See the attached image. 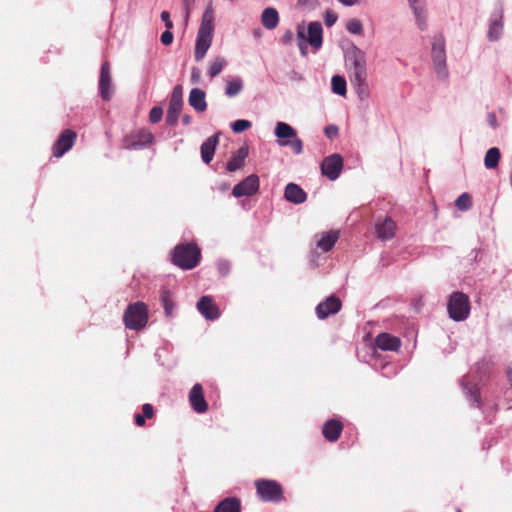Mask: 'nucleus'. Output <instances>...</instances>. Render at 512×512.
Returning <instances> with one entry per match:
<instances>
[{"label":"nucleus","instance_id":"obj_1","mask_svg":"<svg viewBox=\"0 0 512 512\" xmlns=\"http://www.w3.org/2000/svg\"><path fill=\"white\" fill-rule=\"evenodd\" d=\"M345 64L351 85L360 101L369 98L367 58L363 50L355 44H351L345 52Z\"/></svg>","mask_w":512,"mask_h":512},{"label":"nucleus","instance_id":"obj_2","mask_svg":"<svg viewBox=\"0 0 512 512\" xmlns=\"http://www.w3.org/2000/svg\"><path fill=\"white\" fill-rule=\"evenodd\" d=\"M214 11L211 5H209L201 19V23L197 32L194 57L196 61L202 60L208 49L212 44L213 31H214Z\"/></svg>","mask_w":512,"mask_h":512},{"label":"nucleus","instance_id":"obj_3","mask_svg":"<svg viewBox=\"0 0 512 512\" xmlns=\"http://www.w3.org/2000/svg\"><path fill=\"white\" fill-rule=\"evenodd\" d=\"M171 262L182 270H192L201 260V250L195 242L180 243L170 254Z\"/></svg>","mask_w":512,"mask_h":512},{"label":"nucleus","instance_id":"obj_4","mask_svg":"<svg viewBox=\"0 0 512 512\" xmlns=\"http://www.w3.org/2000/svg\"><path fill=\"white\" fill-rule=\"evenodd\" d=\"M274 135L280 147H290L295 155H299L303 152V141L297 136L296 130L288 123L277 122Z\"/></svg>","mask_w":512,"mask_h":512},{"label":"nucleus","instance_id":"obj_5","mask_svg":"<svg viewBox=\"0 0 512 512\" xmlns=\"http://www.w3.org/2000/svg\"><path fill=\"white\" fill-rule=\"evenodd\" d=\"M124 325L130 330H140L148 322L147 305L142 301L129 304L123 314Z\"/></svg>","mask_w":512,"mask_h":512},{"label":"nucleus","instance_id":"obj_6","mask_svg":"<svg viewBox=\"0 0 512 512\" xmlns=\"http://www.w3.org/2000/svg\"><path fill=\"white\" fill-rule=\"evenodd\" d=\"M470 299L469 296L463 292H453L447 302V312L449 317L455 322L466 320L470 314Z\"/></svg>","mask_w":512,"mask_h":512},{"label":"nucleus","instance_id":"obj_7","mask_svg":"<svg viewBox=\"0 0 512 512\" xmlns=\"http://www.w3.org/2000/svg\"><path fill=\"white\" fill-rule=\"evenodd\" d=\"M431 57L438 79L447 80L449 71L447 69L445 40L442 35L433 37Z\"/></svg>","mask_w":512,"mask_h":512},{"label":"nucleus","instance_id":"obj_8","mask_svg":"<svg viewBox=\"0 0 512 512\" xmlns=\"http://www.w3.org/2000/svg\"><path fill=\"white\" fill-rule=\"evenodd\" d=\"M256 493L264 502H279L283 499V488L275 480L259 479L255 482Z\"/></svg>","mask_w":512,"mask_h":512},{"label":"nucleus","instance_id":"obj_9","mask_svg":"<svg viewBox=\"0 0 512 512\" xmlns=\"http://www.w3.org/2000/svg\"><path fill=\"white\" fill-rule=\"evenodd\" d=\"M182 107L183 89L181 85H176L172 90L166 114V123L169 126L173 127L177 124Z\"/></svg>","mask_w":512,"mask_h":512},{"label":"nucleus","instance_id":"obj_10","mask_svg":"<svg viewBox=\"0 0 512 512\" xmlns=\"http://www.w3.org/2000/svg\"><path fill=\"white\" fill-rule=\"evenodd\" d=\"M321 174L330 181L339 178L343 169V158L340 154L334 153L325 157L320 165Z\"/></svg>","mask_w":512,"mask_h":512},{"label":"nucleus","instance_id":"obj_11","mask_svg":"<svg viewBox=\"0 0 512 512\" xmlns=\"http://www.w3.org/2000/svg\"><path fill=\"white\" fill-rule=\"evenodd\" d=\"M504 8L501 3L497 5L491 13L488 22L487 38L489 41H497L503 34L504 27Z\"/></svg>","mask_w":512,"mask_h":512},{"label":"nucleus","instance_id":"obj_12","mask_svg":"<svg viewBox=\"0 0 512 512\" xmlns=\"http://www.w3.org/2000/svg\"><path fill=\"white\" fill-rule=\"evenodd\" d=\"M152 133L141 130L134 134L128 135L123 139V148L127 150H140L148 147L154 142Z\"/></svg>","mask_w":512,"mask_h":512},{"label":"nucleus","instance_id":"obj_13","mask_svg":"<svg viewBox=\"0 0 512 512\" xmlns=\"http://www.w3.org/2000/svg\"><path fill=\"white\" fill-rule=\"evenodd\" d=\"M99 94L104 101L111 100L114 94V86L110 75V64L104 61L101 64L99 76Z\"/></svg>","mask_w":512,"mask_h":512},{"label":"nucleus","instance_id":"obj_14","mask_svg":"<svg viewBox=\"0 0 512 512\" xmlns=\"http://www.w3.org/2000/svg\"><path fill=\"white\" fill-rule=\"evenodd\" d=\"M76 137L77 135L73 130H64L53 144V156L59 158L67 153L73 147Z\"/></svg>","mask_w":512,"mask_h":512},{"label":"nucleus","instance_id":"obj_15","mask_svg":"<svg viewBox=\"0 0 512 512\" xmlns=\"http://www.w3.org/2000/svg\"><path fill=\"white\" fill-rule=\"evenodd\" d=\"M259 177L256 174H250L232 189V195L236 198L251 196L259 189Z\"/></svg>","mask_w":512,"mask_h":512},{"label":"nucleus","instance_id":"obj_16","mask_svg":"<svg viewBox=\"0 0 512 512\" xmlns=\"http://www.w3.org/2000/svg\"><path fill=\"white\" fill-rule=\"evenodd\" d=\"M341 301L338 297L331 295L316 306V315L323 320L330 315L336 314L341 309Z\"/></svg>","mask_w":512,"mask_h":512},{"label":"nucleus","instance_id":"obj_17","mask_svg":"<svg viewBox=\"0 0 512 512\" xmlns=\"http://www.w3.org/2000/svg\"><path fill=\"white\" fill-rule=\"evenodd\" d=\"M197 310L206 320L214 321L220 317L219 308L211 296H202L197 302Z\"/></svg>","mask_w":512,"mask_h":512},{"label":"nucleus","instance_id":"obj_18","mask_svg":"<svg viewBox=\"0 0 512 512\" xmlns=\"http://www.w3.org/2000/svg\"><path fill=\"white\" fill-rule=\"evenodd\" d=\"M189 401L193 410L199 414L208 410V404L204 397L203 387L201 384H195L189 392Z\"/></svg>","mask_w":512,"mask_h":512},{"label":"nucleus","instance_id":"obj_19","mask_svg":"<svg viewBox=\"0 0 512 512\" xmlns=\"http://www.w3.org/2000/svg\"><path fill=\"white\" fill-rule=\"evenodd\" d=\"M461 386L466 400L469 402V405L472 407H477L482 409V402L480 399L479 389L476 384H471L468 381V377L464 376L461 379Z\"/></svg>","mask_w":512,"mask_h":512},{"label":"nucleus","instance_id":"obj_20","mask_svg":"<svg viewBox=\"0 0 512 512\" xmlns=\"http://www.w3.org/2000/svg\"><path fill=\"white\" fill-rule=\"evenodd\" d=\"M308 37L306 41L313 47L315 51H318L322 47L323 43V28L320 22L314 21L308 25Z\"/></svg>","mask_w":512,"mask_h":512},{"label":"nucleus","instance_id":"obj_21","mask_svg":"<svg viewBox=\"0 0 512 512\" xmlns=\"http://www.w3.org/2000/svg\"><path fill=\"white\" fill-rule=\"evenodd\" d=\"M395 230L396 223L389 217H386L375 224L377 237L384 241L392 239L394 237Z\"/></svg>","mask_w":512,"mask_h":512},{"label":"nucleus","instance_id":"obj_22","mask_svg":"<svg viewBox=\"0 0 512 512\" xmlns=\"http://www.w3.org/2000/svg\"><path fill=\"white\" fill-rule=\"evenodd\" d=\"M343 430V424L337 419L326 421L322 428L324 438L329 442H336Z\"/></svg>","mask_w":512,"mask_h":512},{"label":"nucleus","instance_id":"obj_23","mask_svg":"<svg viewBox=\"0 0 512 512\" xmlns=\"http://www.w3.org/2000/svg\"><path fill=\"white\" fill-rule=\"evenodd\" d=\"M219 135H220V133H216V134L208 137L201 144V147H200L201 158L205 164H209L214 157L215 149L219 142Z\"/></svg>","mask_w":512,"mask_h":512},{"label":"nucleus","instance_id":"obj_24","mask_svg":"<svg viewBox=\"0 0 512 512\" xmlns=\"http://www.w3.org/2000/svg\"><path fill=\"white\" fill-rule=\"evenodd\" d=\"M284 198L293 204H302L307 199V193L295 183H288L284 190Z\"/></svg>","mask_w":512,"mask_h":512},{"label":"nucleus","instance_id":"obj_25","mask_svg":"<svg viewBox=\"0 0 512 512\" xmlns=\"http://www.w3.org/2000/svg\"><path fill=\"white\" fill-rule=\"evenodd\" d=\"M375 344L383 351H397L401 346V341L389 333H380L375 339Z\"/></svg>","mask_w":512,"mask_h":512},{"label":"nucleus","instance_id":"obj_26","mask_svg":"<svg viewBox=\"0 0 512 512\" xmlns=\"http://www.w3.org/2000/svg\"><path fill=\"white\" fill-rule=\"evenodd\" d=\"M188 102L196 112H204L207 109L206 94L200 88H193L190 91Z\"/></svg>","mask_w":512,"mask_h":512},{"label":"nucleus","instance_id":"obj_27","mask_svg":"<svg viewBox=\"0 0 512 512\" xmlns=\"http://www.w3.org/2000/svg\"><path fill=\"white\" fill-rule=\"evenodd\" d=\"M261 23L268 30L275 29L279 24L278 11L273 7L265 8L261 14Z\"/></svg>","mask_w":512,"mask_h":512},{"label":"nucleus","instance_id":"obj_28","mask_svg":"<svg viewBox=\"0 0 512 512\" xmlns=\"http://www.w3.org/2000/svg\"><path fill=\"white\" fill-rule=\"evenodd\" d=\"M247 155H248L247 147L239 148L237 150L236 154H234L227 162L226 169L229 172H234V171L240 169L243 166Z\"/></svg>","mask_w":512,"mask_h":512},{"label":"nucleus","instance_id":"obj_29","mask_svg":"<svg viewBox=\"0 0 512 512\" xmlns=\"http://www.w3.org/2000/svg\"><path fill=\"white\" fill-rule=\"evenodd\" d=\"M214 512H241V501L236 497H227L219 502Z\"/></svg>","mask_w":512,"mask_h":512},{"label":"nucleus","instance_id":"obj_30","mask_svg":"<svg viewBox=\"0 0 512 512\" xmlns=\"http://www.w3.org/2000/svg\"><path fill=\"white\" fill-rule=\"evenodd\" d=\"M418 28L424 31L427 28L426 3L411 7Z\"/></svg>","mask_w":512,"mask_h":512},{"label":"nucleus","instance_id":"obj_31","mask_svg":"<svg viewBox=\"0 0 512 512\" xmlns=\"http://www.w3.org/2000/svg\"><path fill=\"white\" fill-rule=\"evenodd\" d=\"M160 302L163 306L164 313H165L166 317H172L173 310L175 308V303H174L173 295L168 289L161 290Z\"/></svg>","mask_w":512,"mask_h":512},{"label":"nucleus","instance_id":"obj_32","mask_svg":"<svg viewBox=\"0 0 512 512\" xmlns=\"http://www.w3.org/2000/svg\"><path fill=\"white\" fill-rule=\"evenodd\" d=\"M338 239V233L336 231H330L324 234L317 242V246L324 252L330 251Z\"/></svg>","mask_w":512,"mask_h":512},{"label":"nucleus","instance_id":"obj_33","mask_svg":"<svg viewBox=\"0 0 512 512\" xmlns=\"http://www.w3.org/2000/svg\"><path fill=\"white\" fill-rule=\"evenodd\" d=\"M243 89V80L237 76L227 81L225 86V95L229 98L237 96Z\"/></svg>","mask_w":512,"mask_h":512},{"label":"nucleus","instance_id":"obj_34","mask_svg":"<svg viewBox=\"0 0 512 512\" xmlns=\"http://www.w3.org/2000/svg\"><path fill=\"white\" fill-rule=\"evenodd\" d=\"M501 157L500 150L497 147L488 149L484 158V165L487 169H494L498 166Z\"/></svg>","mask_w":512,"mask_h":512},{"label":"nucleus","instance_id":"obj_35","mask_svg":"<svg viewBox=\"0 0 512 512\" xmlns=\"http://www.w3.org/2000/svg\"><path fill=\"white\" fill-rule=\"evenodd\" d=\"M332 92L339 96H345L347 92V83L343 76L334 75L331 79Z\"/></svg>","mask_w":512,"mask_h":512},{"label":"nucleus","instance_id":"obj_36","mask_svg":"<svg viewBox=\"0 0 512 512\" xmlns=\"http://www.w3.org/2000/svg\"><path fill=\"white\" fill-rule=\"evenodd\" d=\"M227 62L224 58L222 57H217L215 58L210 66H209V69H208V74L211 78H214L216 77L217 75H219L223 68L226 66Z\"/></svg>","mask_w":512,"mask_h":512},{"label":"nucleus","instance_id":"obj_37","mask_svg":"<svg viewBox=\"0 0 512 512\" xmlns=\"http://www.w3.org/2000/svg\"><path fill=\"white\" fill-rule=\"evenodd\" d=\"M455 206L461 210L466 211L472 206V198L468 193H463L455 201Z\"/></svg>","mask_w":512,"mask_h":512},{"label":"nucleus","instance_id":"obj_38","mask_svg":"<svg viewBox=\"0 0 512 512\" xmlns=\"http://www.w3.org/2000/svg\"><path fill=\"white\" fill-rule=\"evenodd\" d=\"M297 42H298V47H299L301 55L306 56L307 49H308V45H307L308 42L306 41L304 29L301 26H299L298 30H297Z\"/></svg>","mask_w":512,"mask_h":512},{"label":"nucleus","instance_id":"obj_39","mask_svg":"<svg viewBox=\"0 0 512 512\" xmlns=\"http://www.w3.org/2000/svg\"><path fill=\"white\" fill-rule=\"evenodd\" d=\"M346 29L353 35H360L363 31V25L360 20L353 18L348 20Z\"/></svg>","mask_w":512,"mask_h":512},{"label":"nucleus","instance_id":"obj_40","mask_svg":"<svg viewBox=\"0 0 512 512\" xmlns=\"http://www.w3.org/2000/svg\"><path fill=\"white\" fill-rule=\"evenodd\" d=\"M251 126H252V123L249 120L238 119L231 124V129L235 133H241V132L249 129Z\"/></svg>","mask_w":512,"mask_h":512},{"label":"nucleus","instance_id":"obj_41","mask_svg":"<svg viewBox=\"0 0 512 512\" xmlns=\"http://www.w3.org/2000/svg\"><path fill=\"white\" fill-rule=\"evenodd\" d=\"M216 267L219 275L225 277L230 273L231 263L226 259H220L217 261Z\"/></svg>","mask_w":512,"mask_h":512},{"label":"nucleus","instance_id":"obj_42","mask_svg":"<svg viewBox=\"0 0 512 512\" xmlns=\"http://www.w3.org/2000/svg\"><path fill=\"white\" fill-rule=\"evenodd\" d=\"M163 116V109L160 106H154L149 113V121L153 124L158 123Z\"/></svg>","mask_w":512,"mask_h":512},{"label":"nucleus","instance_id":"obj_43","mask_svg":"<svg viewBox=\"0 0 512 512\" xmlns=\"http://www.w3.org/2000/svg\"><path fill=\"white\" fill-rule=\"evenodd\" d=\"M337 19L338 16L335 12L330 10L325 12L324 22L327 27H332L336 23Z\"/></svg>","mask_w":512,"mask_h":512},{"label":"nucleus","instance_id":"obj_44","mask_svg":"<svg viewBox=\"0 0 512 512\" xmlns=\"http://www.w3.org/2000/svg\"><path fill=\"white\" fill-rule=\"evenodd\" d=\"M297 4L300 7H304V8H307L308 10H312L318 6L319 0H298Z\"/></svg>","mask_w":512,"mask_h":512},{"label":"nucleus","instance_id":"obj_45","mask_svg":"<svg viewBox=\"0 0 512 512\" xmlns=\"http://www.w3.org/2000/svg\"><path fill=\"white\" fill-rule=\"evenodd\" d=\"M324 133L329 139H333L338 136L339 129L336 125H328L324 129Z\"/></svg>","mask_w":512,"mask_h":512},{"label":"nucleus","instance_id":"obj_46","mask_svg":"<svg viewBox=\"0 0 512 512\" xmlns=\"http://www.w3.org/2000/svg\"><path fill=\"white\" fill-rule=\"evenodd\" d=\"M173 34L172 32L170 31V29H167L166 31H164L161 35V43L163 45H170L172 42H173Z\"/></svg>","mask_w":512,"mask_h":512},{"label":"nucleus","instance_id":"obj_47","mask_svg":"<svg viewBox=\"0 0 512 512\" xmlns=\"http://www.w3.org/2000/svg\"><path fill=\"white\" fill-rule=\"evenodd\" d=\"M142 415L147 418V419H150L153 417L154 415V409H153V406L149 403H146L142 406Z\"/></svg>","mask_w":512,"mask_h":512},{"label":"nucleus","instance_id":"obj_48","mask_svg":"<svg viewBox=\"0 0 512 512\" xmlns=\"http://www.w3.org/2000/svg\"><path fill=\"white\" fill-rule=\"evenodd\" d=\"M161 20L165 23V27L167 29H172L173 28V22L171 21L170 19V14L168 11H163L161 12Z\"/></svg>","mask_w":512,"mask_h":512},{"label":"nucleus","instance_id":"obj_49","mask_svg":"<svg viewBox=\"0 0 512 512\" xmlns=\"http://www.w3.org/2000/svg\"><path fill=\"white\" fill-rule=\"evenodd\" d=\"M182 2H183L185 19L187 20L190 16L191 7L194 3V0H182Z\"/></svg>","mask_w":512,"mask_h":512},{"label":"nucleus","instance_id":"obj_50","mask_svg":"<svg viewBox=\"0 0 512 512\" xmlns=\"http://www.w3.org/2000/svg\"><path fill=\"white\" fill-rule=\"evenodd\" d=\"M294 38V34L291 30H286L281 37V42L284 45L290 44Z\"/></svg>","mask_w":512,"mask_h":512},{"label":"nucleus","instance_id":"obj_51","mask_svg":"<svg viewBox=\"0 0 512 512\" xmlns=\"http://www.w3.org/2000/svg\"><path fill=\"white\" fill-rule=\"evenodd\" d=\"M487 119H488L489 125L492 128H496L498 126L497 117L494 113H489Z\"/></svg>","mask_w":512,"mask_h":512},{"label":"nucleus","instance_id":"obj_52","mask_svg":"<svg viewBox=\"0 0 512 512\" xmlns=\"http://www.w3.org/2000/svg\"><path fill=\"white\" fill-rule=\"evenodd\" d=\"M134 419H135L136 425L144 426L146 418L142 414H140V413L135 414Z\"/></svg>","mask_w":512,"mask_h":512},{"label":"nucleus","instance_id":"obj_53","mask_svg":"<svg viewBox=\"0 0 512 512\" xmlns=\"http://www.w3.org/2000/svg\"><path fill=\"white\" fill-rule=\"evenodd\" d=\"M341 4L347 7L354 6L355 4L359 3V0H338Z\"/></svg>","mask_w":512,"mask_h":512},{"label":"nucleus","instance_id":"obj_54","mask_svg":"<svg viewBox=\"0 0 512 512\" xmlns=\"http://www.w3.org/2000/svg\"><path fill=\"white\" fill-rule=\"evenodd\" d=\"M290 79L293 81H301L303 77L300 73L293 71L291 72Z\"/></svg>","mask_w":512,"mask_h":512},{"label":"nucleus","instance_id":"obj_55","mask_svg":"<svg viewBox=\"0 0 512 512\" xmlns=\"http://www.w3.org/2000/svg\"><path fill=\"white\" fill-rule=\"evenodd\" d=\"M192 122V117L188 114L182 116V124L187 126Z\"/></svg>","mask_w":512,"mask_h":512},{"label":"nucleus","instance_id":"obj_56","mask_svg":"<svg viewBox=\"0 0 512 512\" xmlns=\"http://www.w3.org/2000/svg\"><path fill=\"white\" fill-rule=\"evenodd\" d=\"M407 1L409 3L410 8L413 7V6H417V5H421V4L426 3L425 0H407Z\"/></svg>","mask_w":512,"mask_h":512},{"label":"nucleus","instance_id":"obj_57","mask_svg":"<svg viewBox=\"0 0 512 512\" xmlns=\"http://www.w3.org/2000/svg\"><path fill=\"white\" fill-rule=\"evenodd\" d=\"M252 34L257 39L261 38L262 37V30L260 28H256V29L253 30Z\"/></svg>","mask_w":512,"mask_h":512},{"label":"nucleus","instance_id":"obj_58","mask_svg":"<svg viewBox=\"0 0 512 512\" xmlns=\"http://www.w3.org/2000/svg\"><path fill=\"white\" fill-rule=\"evenodd\" d=\"M507 376H508V380L509 382L511 383L512 385V369H509L508 372H507Z\"/></svg>","mask_w":512,"mask_h":512},{"label":"nucleus","instance_id":"obj_59","mask_svg":"<svg viewBox=\"0 0 512 512\" xmlns=\"http://www.w3.org/2000/svg\"><path fill=\"white\" fill-rule=\"evenodd\" d=\"M227 189H228V185H226V184H222V185L220 186V190H221V191H226Z\"/></svg>","mask_w":512,"mask_h":512},{"label":"nucleus","instance_id":"obj_60","mask_svg":"<svg viewBox=\"0 0 512 512\" xmlns=\"http://www.w3.org/2000/svg\"><path fill=\"white\" fill-rule=\"evenodd\" d=\"M507 393H508V397H510L512 394V390L508 391Z\"/></svg>","mask_w":512,"mask_h":512},{"label":"nucleus","instance_id":"obj_61","mask_svg":"<svg viewBox=\"0 0 512 512\" xmlns=\"http://www.w3.org/2000/svg\"><path fill=\"white\" fill-rule=\"evenodd\" d=\"M457 512H461L460 510H458Z\"/></svg>","mask_w":512,"mask_h":512}]
</instances>
